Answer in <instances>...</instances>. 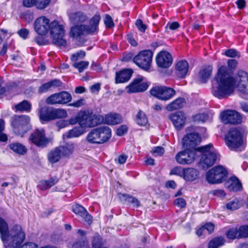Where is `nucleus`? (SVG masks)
<instances>
[{
	"label": "nucleus",
	"mask_w": 248,
	"mask_h": 248,
	"mask_svg": "<svg viewBox=\"0 0 248 248\" xmlns=\"http://www.w3.org/2000/svg\"><path fill=\"white\" fill-rule=\"evenodd\" d=\"M217 86L213 87L212 93L218 99L226 98L234 92L236 85V80L229 73L225 66H221L217 71L215 77Z\"/></svg>",
	"instance_id": "obj_1"
},
{
	"label": "nucleus",
	"mask_w": 248,
	"mask_h": 248,
	"mask_svg": "<svg viewBox=\"0 0 248 248\" xmlns=\"http://www.w3.org/2000/svg\"><path fill=\"white\" fill-rule=\"evenodd\" d=\"M0 238L5 248H17L25 239L26 234L21 226L16 224L10 231L7 222L0 217Z\"/></svg>",
	"instance_id": "obj_2"
},
{
	"label": "nucleus",
	"mask_w": 248,
	"mask_h": 248,
	"mask_svg": "<svg viewBox=\"0 0 248 248\" xmlns=\"http://www.w3.org/2000/svg\"><path fill=\"white\" fill-rule=\"evenodd\" d=\"M111 137V129L107 126H101L92 129L86 140L91 144H102L108 141Z\"/></svg>",
	"instance_id": "obj_3"
},
{
	"label": "nucleus",
	"mask_w": 248,
	"mask_h": 248,
	"mask_svg": "<svg viewBox=\"0 0 248 248\" xmlns=\"http://www.w3.org/2000/svg\"><path fill=\"white\" fill-rule=\"evenodd\" d=\"M101 17L99 15L95 14L90 20L89 25H77L72 27L70 31V35L74 38H77L81 35L85 34L93 33L98 29V26L100 21Z\"/></svg>",
	"instance_id": "obj_4"
},
{
	"label": "nucleus",
	"mask_w": 248,
	"mask_h": 248,
	"mask_svg": "<svg viewBox=\"0 0 248 248\" xmlns=\"http://www.w3.org/2000/svg\"><path fill=\"white\" fill-rule=\"evenodd\" d=\"M213 145L210 143L208 145L197 148V151L203 153L200 164L203 169H207L213 166L217 158V153L212 150Z\"/></svg>",
	"instance_id": "obj_5"
},
{
	"label": "nucleus",
	"mask_w": 248,
	"mask_h": 248,
	"mask_svg": "<svg viewBox=\"0 0 248 248\" xmlns=\"http://www.w3.org/2000/svg\"><path fill=\"white\" fill-rule=\"evenodd\" d=\"M49 31L53 44L60 47L66 45V41L63 39L64 30L62 25L57 21H54L50 24Z\"/></svg>",
	"instance_id": "obj_6"
},
{
	"label": "nucleus",
	"mask_w": 248,
	"mask_h": 248,
	"mask_svg": "<svg viewBox=\"0 0 248 248\" xmlns=\"http://www.w3.org/2000/svg\"><path fill=\"white\" fill-rule=\"evenodd\" d=\"M228 171L221 165L215 166L209 170L206 174V180L210 184L221 183L227 178Z\"/></svg>",
	"instance_id": "obj_7"
},
{
	"label": "nucleus",
	"mask_w": 248,
	"mask_h": 248,
	"mask_svg": "<svg viewBox=\"0 0 248 248\" xmlns=\"http://www.w3.org/2000/svg\"><path fill=\"white\" fill-rule=\"evenodd\" d=\"M153 53L150 50L140 51L133 58V62L141 69L148 71L152 63Z\"/></svg>",
	"instance_id": "obj_8"
},
{
	"label": "nucleus",
	"mask_w": 248,
	"mask_h": 248,
	"mask_svg": "<svg viewBox=\"0 0 248 248\" xmlns=\"http://www.w3.org/2000/svg\"><path fill=\"white\" fill-rule=\"evenodd\" d=\"M67 115V112L63 109H54L48 107L41 108L39 113L40 119L44 122L65 118Z\"/></svg>",
	"instance_id": "obj_9"
},
{
	"label": "nucleus",
	"mask_w": 248,
	"mask_h": 248,
	"mask_svg": "<svg viewBox=\"0 0 248 248\" xmlns=\"http://www.w3.org/2000/svg\"><path fill=\"white\" fill-rule=\"evenodd\" d=\"M30 121V118L27 115L15 116L11 122L14 132L23 137L28 130V125Z\"/></svg>",
	"instance_id": "obj_10"
},
{
	"label": "nucleus",
	"mask_w": 248,
	"mask_h": 248,
	"mask_svg": "<svg viewBox=\"0 0 248 248\" xmlns=\"http://www.w3.org/2000/svg\"><path fill=\"white\" fill-rule=\"evenodd\" d=\"M226 142L230 148L235 149L239 147L243 143L241 129L231 128L226 136Z\"/></svg>",
	"instance_id": "obj_11"
},
{
	"label": "nucleus",
	"mask_w": 248,
	"mask_h": 248,
	"mask_svg": "<svg viewBox=\"0 0 248 248\" xmlns=\"http://www.w3.org/2000/svg\"><path fill=\"white\" fill-rule=\"evenodd\" d=\"M175 93V91L173 89L165 86H155L150 90L152 95L163 101L170 99L174 96Z\"/></svg>",
	"instance_id": "obj_12"
},
{
	"label": "nucleus",
	"mask_w": 248,
	"mask_h": 248,
	"mask_svg": "<svg viewBox=\"0 0 248 248\" xmlns=\"http://www.w3.org/2000/svg\"><path fill=\"white\" fill-rule=\"evenodd\" d=\"M197 148L194 150L186 149L181 151L176 155L175 160L179 164H191L197 156Z\"/></svg>",
	"instance_id": "obj_13"
},
{
	"label": "nucleus",
	"mask_w": 248,
	"mask_h": 248,
	"mask_svg": "<svg viewBox=\"0 0 248 248\" xmlns=\"http://www.w3.org/2000/svg\"><path fill=\"white\" fill-rule=\"evenodd\" d=\"M29 140L38 147L45 148L49 142L43 128L36 129L30 136Z\"/></svg>",
	"instance_id": "obj_14"
},
{
	"label": "nucleus",
	"mask_w": 248,
	"mask_h": 248,
	"mask_svg": "<svg viewBox=\"0 0 248 248\" xmlns=\"http://www.w3.org/2000/svg\"><path fill=\"white\" fill-rule=\"evenodd\" d=\"M72 100L70 93L65 91H62L59 93H54L46 99L47 104H65L70 102Z\"/></svg>",
	"instance_id": "obj_15"
},
{
	"label": "nucleus",
	"mask_w": 248,
	"mask_h": 248,
	"mask_svg": "<svg viewBox=\"0 0 248 248\" xmlns=\"http://www.w3.org/2000/svg\"><path fill=\"white\" fill-rule=\"evenodd\" d=\"M144 78L141 76L138 77L132 80V82L127 86L126 89L128 93L142 92L146 91L149 84L143 82Z\"/></svg>",
	"instance_id": "obj_16"
},
{
	"label": "nucleus",
	"mask_w": 248,
	"mask_h": 248,
	"mask_svg": "<svg viewBox=\"0 0 248 248\" xmlns=\"http://www.w3.org/2000/svg\"><path fill=\"white\" fill-rule=\"evenodd\" d=\"M221 121L225 124H238L241 123L242 118L236 111L228 110L222 112L220 114Z\"/></svg>",
	"instance_id": "obj_17"
},
{
	"label": "nucleus",
	"mask_w": 248,
	"mask_h": 248,
	"mask_svg": "<svg viewBox=\"0 0 248 248\" xmlns=\"http://www.w3.org/2000/svg\"><path fill=\"white\" fill-rule=\"evenodd\" d=\"M49 19L45 16H40L35 20L34 23L35 31L38 34L44 35L49 31Z\"/></svg>",
	"instance_id": "obj_18"
},
{
	"label": "nucleus",
	"mask_w": 248,
	"mask_h": 248,
	"mask_svg": "<svg viewBox=\"0 0 248 248\" xmlns=\"http://www.w3.org/2000/svg\"><path fill=\"white\" fill-rule=\"evenodd\" d=\"M201 141V138L199 134L191 133L184 137L182 140L183 146L184 148L194 149Z\"/></svg>",
	"instance_id": "obj_19"
},
{
	"label": "nucleus",
	"mask_w": 248,
	"mask_h": 248,
	"mask_svg": "<svg viewBox=\"0 0 248 248\" xmlns=\"http://www.w3.org/2000/svg\"><path fill=\"white\" fill-rule=\"evenodd\" d=\"M169 118L178 130L182 129L186 124V116L182 111H178L172 113L169 115Z\"/></svg>",
	"instance_id": "obj_20"
},
{
	"label": "nucleus",
	"mask_w": 248,
	"mask_h": 248,
	"mask_svg": "<svg viewBox=\"0 0 248 248\" xmlns=\"http://www.w3.org/2000/svg\"><path fill=\"white\" fill-rule=\"evenodd\" d=\"M157 65L161 68L169 67L172 63V58L167 51H161L158 54L156 58Z\"/></svg>",
	"instance_id": "obj_21"
},
{
	"label": "nucleus",
	"mask_w": 248,
	"mask_h": 248,
	"mask_svg": "<svg viewBox=\"0 0 248 248\" xmlns=\"http://www.w3.org/2000/svg\"><path fill=\"white\" fill-rule=\"evenodd\" d=\"M72 211L77 215L81 217L88 224H91L93 221L92 217L82 206L76 204L72 206Z\"/></svg>",
	"instance_id": "obj_22"
},
{
	"label": "nucleus",
	"mask_w": 248,
	"mask_h": 248,
	"mask_svg": "<svg viewBox=\"0 0 248 248\" xmlns=\"http://www.w3.org/2000/svg\"><path fill=\"white\" fill-rule=\"evenodd\" d=\"M51 0H23V5L27 8L35 6L38 9L42 10L46 8Z\"/></svg>",
	"instance_id": "obj_23"
},
{
	"label": "nucleus",
	"mask_w": 248,
	"mask_h": 248,
	"mask_svg": "<svg viewBox=\"0 0 248 248\" xmlns=\"http://www.w3.org/2000/svg\"><path fill=\"white\" fill-rule=\"evenodd\" d=\"M189 68V64L187 61L181 60L176 64L175 69L177 76L180 78H184L186 75Z\"/></svg>",
	"instance_id": "obj_24"
},
{
	"label": "nucleus",
	"mask_w": 248,
	"mask_h": 248,
	"mask_svg": "<svg viewBox=\"0 0 248 248\" xmlns=\"http://www.w3.org/2000/svg\"><path fill=\"white\" fill-rule=\"evenodd\" d=\"M133 71L131 69H124L116 73L115 82L124 83L128 81L131 78Z\"/></svg>",
	"instance_id": "obj_25"
},
{
	"label": "nucleus",
	"mask_w": 248,
	"mask_h": 248,
	"mask_svg": "<svg viewBox=\"0 0 248 248\" xmlns=\"http://www.w3.org/2000/svg\"><path fill=\"white\" fill-rule=\"evenodd\" d=\"M199 171L193 168H187L184 169V175L183 179L187 182H192L196 180L199 177Z\"/></svg>",
	"instance_id": "obj_26"
},
{
	"label": "nucleus",
	"mask_w": 248,
	"mask_h": 248,
	"mask_svg": "<svg viewBox=\"0 0 248 248\" xmlns=\"http://www.w3.org/2000/svg\"><path fill=\"white\" fill-rule=\"evenodd\" d=\"M118 196L121 201L124 203L131 204L133 207L136 208L140 206V202L136 197L127 194L119 193Z\"/></svg>",
	"instance_id": "obj_27"
},
{
	"label": "nucleus",
	"mask_w": 248,
	"mask_h": 248,
	"mask_svg": "<svg viewBox=\"0 0 248 248\" xmlns=\"http://www.w3.org/2000/svg\"><path fill=\"white\" fill-rule=\"evenodd\" d=\"M92 114L85 111L80 112L78 114V124L83 128L90 127L93 125L91 123Z\"/></svg>",
	"instance_id": "obj_28"
},
{
	"label": "nucleus",
	"mask_w": 248,
	"mask_h": 248,
	"mask_svg": "<svg viewBox=\"0 0 248 248\" xmlns=\"http://www.w3.org/2000/svg\"><path fill=\"white\" fill-rule=\"evenodd\" d=\"M105 122L109 125H115L122 123L123 118L119 114L110 113L106 116Z\"/></svg>",
	"instance_id": "obj_29"
},
{
	"label": "nucleus",
	"mask_w": 248,
	"mask_h": 248,
	"mask_svg": "<svg viewBox=\"0 0 248 248\" xmlns=\"http://www.w3.org/2000/svg\"><path fill=\"white\" fill-rule=\"evenodd\" d=\"M230 181L231 182L230 184L227 186L229 191L237 192L242 189V184L236 177H232L230 179Z\"/></svg>",
	"instance_id": "obj_30"
},
{
	"label": "nucleus",
	"mask_w": 248,
	"mask_h": 248,
	"mask_svg": "<svg viewBox=\"0 0 248 248\" xmlns=\"http://www.w3.org/2000/svg\"><path fill=\"white\" fill-rule=\"evenodd\" d=\"M58 179L56 177H51L48 180H41L38 184V187L42 190L47 189L56 184Z\"/></svg>",
	"instance_id": "obj_31"
},
{
	"label": "nucleus",
	"mask_w": 248,
	"mask_h": 248,
	"mask_svg": "<svg viewBox=\"0 0 248 248\" xmlns=\"http://www.w3.org/2000/svg\"><path fill=\"white\" fill-rule=\"evenodd\" d=\"M9 148L14 153L23 155L27 152V149L25 145L19 142H13L9 145Z\"/></svg>",
	"instance_id": "obj_32"
},
{
	"label": "nucleus",
	"mask_w": 248,
	"mask_h": 248,
	"mask_svg": "<svg viewBox=\"0 0 248 248\" xmlns=\"http://www.w3.org/2000/svg\"><path fill=\"white\" fill-rule=\"evenodd\" d=\"M70 19L73 24L84 22L87 19V16L81 12H77L71 14Z\"/></svg>",
	"instance_id": "obj_33"
},
{
	"label": "nucleus",
	"mask_w": 248,
	"mask_h": 248,
	"mask_svg": "<svg viewBox=\"0 0 248 248\" xmlns=\"http://www.w3.org/2000/svg\"><path fill=\"white\" fill-rule=\"evenodd\" d=\"M62 154L59 147L50 151L47 155L48 161L52 164L58 162Z\"/></svg>",
	"instance_id": "obj_34"
},
{
	"label": "nucleus",
	"mask_w": 248,
	"mask_h": 248,
	"mask_svg": "<svg viewBox=\"0 0 248 248\" xmlns=\"http://www.w3.org/2000/svg\"><path fill=\"white\" fill-rule=\"evenodd\" d=\"M185 99L184 98L180 97L177 98L169 104L166 107L168 111H173L174 110L181 108L183 106Z\"/></svg>",
	"instance_id": "obj_35"
},
{
	"label": "nucleus",
	"mask_w": 248,
	"mask_h": 248,
	"mask_svg": "<svg viewBox=\"0 0 248 248\" xmlns=\"http://www.w3.org/2000/svg\"><path fill=\"white\" fill-rule=\"evenodd\" d=\"M212 67L207 66L202 69L199 73L200 78L202 83H205L209 79L212 74Z\"/></svg>",
	"instance_id": "obj_36"
},
{
	"label": "nucleus",
	"mask_w": 248,
	"mask_h": 248,
	"mask_svg": "<svg viewBox=\"0 0 248 248\" xmlns=\"http://www.w3.org/2000/svg\"><path fill=\"white\" fill-rule=\"evenodd\" d=\"M62 155L67 157L70 155L74 150V145L73 143H68L63 146L59 147Z\"/></svg>",
	"instance_id": "obj_37"
},
{
	"label": "nucleus",
	"mask_w": 248,
	"mask_h": 248,
	"mask_svg": "<svg viewBox=\"0 0 248 248\" xmlns=\"http://www.w3.org/2000/svg\"><path fill=\"white\" fill-rule=\"evenodd\" d=\"M84 133L83 128L80 125L78 127H75L72 129L69 130L66 135L68 139L78 137Z\"/></svg>",
	"instance_id": "obj_38"
},
{
	"label": "nucleus",
	"mask_w": 248,
	"mask_h": 248,
	"mask_svg": "<svg viewBox=\"0 0 248 248\" xmlns=\"http://www.w3.org/2000/svg\"><path fill=\"white\" fill-rule=\"evenodd\" d=\"M31 107V104L27 100H23L15 106L16 110L20 111H30Z\"/></svg>",
	"instance_id": "obj_39"
},
{
	"label": "nucleus",
	"mask_w": 248,
	"mask_h": 248,
	"mask_svg": "<svg viewBox=\"0 0 248 248\" xmlns=\"http://www.w3.org/2000/svg\"><path fill=\"white\" fill-rule=\"evenodd\" d=\"M225 241L221 237H216L210 241L208 248H218L224 245Z\"/></svg>",
	"instance_id": "obj_40"
},
{
	"label": "nucleus",
	"mask_w": 248,
	"mask_h": 248,
	"mask_svg": "<svg viewBox=\"0 0 248 248\" xmlns=\"http://www.w3.org/2000/svg\"><path fill=\"white\" fill-rule=\"evenodd\" d=\"M242 205L241 201L238 199H234L229 202L226 205V208L230 210H235L239 209Z\"/></svg>",
	"instance_id": "obj_41"
},
{
	"label": "nucleus",
	"mask_w": 248,
	"mask_h": 248,
	"mask_svg": "<svg viewBox=\"0 0 248 248\" xmlns=\"http://www.w3.org/2000/svg\"><path fill=\"white\" fill-rule=\"evenodd\" d=\"M136 122L141 126L145 125L148 123V120L144 112L140 110L136 116Z\"/></svg>",
	"instance_id": "obj_42"
},
{
	"label": "nucleus",
	"mask_w": 248,
	"mask_h": 248,
	"mask_svg": "<svg viewBox=\"0 0 248 248\" xmlns=\"http://www.w3.org/2000/svg\"><path fill=\"white\" fill-rule=\"evenodd\" d=\"M239 228H232L230 229L226 232V235L227 237L229 239L234 240L236 238H241L239 236Z\"/></svg>",
	"instance_id": "obj_43"
},
{
	"label": "nucleus",
	"mask_w": 248,
	"mask_h": 248,
	"mask_svg": "<svg viewBox=\"0 0 248 248\" xmlns=\"http://www.w3.org/2000/svg\"><path fill=\"white\" fill-rule=\"evenodd\" d=\"M89 65L88 61H80L76 62L73 64V66L77 68L79 73L82 72L84 70L86 69Z\"/></svg>",
	"instance_id": "obj_44"
},
{
	"label": "nucleus",
	"mask_w": 248,
	"mask_h": 248,
	"mask_svg": "<svg viewBox=\"0 0 248 248\" xmlns=\"http://www.w3.org/2000/svg\"><path fill=\"white\" fill-rule=\"evenodd\" d=\"M170 174L178 175L183 178L184 169H182V167L180 166L175 167L170 170Z\"/></svg>",
	"instance_id": "obj_45"
},
{
	"label": "nucleus",
	"mask_w": 248,
	"mask_h": 248,
	"mask_svg": "<svg viewBox=\"0 0 248 248\" xmlns=\"http://www.w3.org/2000/svg\"><path fill=\"white\" fill-rule=\"evenodd\" d=\"M103 245L102 239L98 235L94 236L92 242V246L93 248H101Z\"/></svg>",
	"instance_id": "obj_46"
},
{
	"label": "nucleus",
	"mask_w": 248,
	"mask_h": 248,
	"mask_svg": "<svg viewBox=\"0 0 248 248\" xmlns=\"http://www.w3.org/2000/svg\"><path fill=\"white\" fill-rule=\"evenodd\" d=\"M85 55L86 53L85 51L80 50L71 55V60L73 62H76L78 60V59L83 58Z\"/></svg>",
	"instance_id": "obj_47"
},
{
	"label": "nucleus",
	"mask_w": 248,
	"mask_h": 248,
	"mask_svg": "<svg viewBox=\"0 0 248 248\" xmlns=\"http://www.w3.org/2000/svg\"><path fill=\"white\" fill-rule=\"evenodd\" d=\"M239 236L241 238L248 237V225L241 226L239 228Z\"/></svg>",
	"instance_id": "obj_48"
},
{
	"label": "nucleus",
	"mask_w": 248,
	"mask_h": 248,
	"mask_svg": "<svg viewBox=\"0 0 248 248\" xmlns=\"http://www.w3.org/2000/svg\"><path fill=\"white\" fill-rule=\"evenodd\" d=\"M104 23L107 28H112L114 26L112 17L108 14H106L105 16Z\"/></svg>",
	"instance_id": "obj_49"
},
{
	"label": "nucleus",
	"mask_w": 248,
	"mask_h": 248,
	"mask_svg": "<svg viewBox=\"0 0 248 248\" xmlns=\"http://www.w3.org/2000/svg\"><path fill=\"white\" fill-rule=\"evenodd\" d=\"M102 122V119L101 118L100 116H97L95 115H92L91 123L93 124V125H90L91 127L95 126Z\"/></svg>",
	"instance_id": "obj_50"
},
{
	"label": "nucleus",
	"mask_w": 248,
	"mask_h": 248,
	"mask_svg": "<svg viewBox=\"0 0 248 248\" xmlns=\"http://www.w3.org/2000/svg\"><path fill=\"white\" fill-rule=\"evenodd\" d=\"M224 54L226 56L231 58L235 57H239L240 56L239 52L235 49L232 48L227 49L226 50Z\"/></svg>",
	"instance_id": "obj_51"
},
{
	"label": "nucleus",
	"mask_w": 248,
	"mask_h": 248,
	"mask_svg": "<svg viewBox=\"0 0 248 248\" xmlns=\"http://www.w3.org/2000/svg\"><path fill=\"white\" fill-rule=\"evenodd\" d=\"M72 248H89V246L86 241H79L73 244Z\"/></svg>",
	"instance_id": "obj_52"
},
{
	"label": "nucleus",
	"mask_w": 248,
	"mask_h": 248,
	"mask_svg": "<svg viewBox=\"0 0 248 248\" xmlns=\"http://www.w3.org/2000/svg\"><path fill=\"white\" fill-rule=\"evenodd\" d=\"M208 118V116L205 113H200L196 115L194 117V120L195 121L204 122Z\"/></svg>",
	"instance_id": "obj_53"
},
{
	"label": "nucleus",
	"mask_w": 248,
	"mask_h": 248,
	"mask_svg": "<svg viewBox=\"0 0 248 248\" xmlns=\"http://www.w3.org/2000/svg\"><path fill=\"white\" fill-rule=\"evenodd\" d=\"M47 83H48L51 90L53 88L60 87L62 84L61 81L58 79H52L47 82Z\"/></svg>",
	"instance_id": "obj_54"
},
{
	"label": "nucleus",
	"mask_w": 248,
	"mask_h": 248,
	"mask_svg": "<svg viewBox=\"0 0 248 248\" xmlns=\"http://www.w3.org/2000/svg\"><path fill=\"white\" fill-rule=\"evenodd\" d=\"M180 27V24L178 22L174 21L172 22H169L165 27L166 31H168L167 30L169 29L170 30H175Z\"/></svg>",
	"instance_id": "obj_55"
},
{
	"label": "nucleus",
	"mask_w": 248,
	"mask_h": 248,
	"mask_svg": "<svg viewBox=\"0 0 248 248\" xmlns=\"http://www.w3.org/2000/svg\"><path fill=\"white\" fill-rule=\"evenodd\" d=\"M135 25L139 30L142 32H144L147 29V26L143 23L141 19H137L136 21Z\"/></svg>",
	"instance_id": "obj_56"
},
{
	"label": "nucleus",
	"mask_w": 248,
	"mask_h": 248,
	"mask_svg": "<svg viewBox=\"0 0 248 248\" xmlns=\"http://www.w3.org/2000/svg\"><path fill=\"white\" fill-rule=\"evenodd\" d=\"M127 131V126L126 125H121L116 131V134L119 136H122Z\"/></svg>",
	"instance_id": "obj_57"
},
{
	"label": "nucleus",
	"mask_w": 248,
	"mask_h": 248,
	"mask_svg": "<svg viewBox=\"0 0 248 248\" xmlns=\"http://www.w3.org/2000/svg\"><path fill=\"white\" fill-rule=\"evenodd\" d=\"M49 90H51L50 86L48 83L46 82L42 84L41 86L39 87V88H38V93H46Z\"/></svg>",
	"instance_id": "obj_58"
},
{
	"label": "nucleus",
	"mask_w": 248,
	"mask_h": 248,
	"mask_svg": "<svg viewBox=\"0 0 248 248\" xmlns=\"http://www.w3.org/2000/svg\"><path fill=\"white\" fill-rule=\"evenodd\" d=\"M202 226L208 234L211 233L214 231V225L211 223H207Z\"/></svg>",
	"instance_id": "obj_59"
},
{
	"label": "nucleus",
	"mask_w": 248,
	"mask_h": 248,
	"mask_svg": "<svg viewBox=\"0 0 248 248\" xmlns=\"http://www.w3.org/2000/svg\"><path fill=\"white\" fill-rule=\"evenodd\" d=\"M174 203L180 208H184L186 205V202L185 199L183 198L176 199L174 201Z\"/></svg>",
	"instance_id": "obj_60"
},
{
	"label": "nucleus",
	"mask_w": 248,
	"mask_h": 248,
	"mask_svg": "<svg viewBox=\"0 0 248 248\" xmlns=\"http://www.w3.org/2000/svg\"><path fill=\"white\" fill-rule=\"evenodd\" d=\"M17 33L21 37L24 39H26L29 35V31L27 29L24 28L19 30Z\"/></svg>",
	"instance_id": "obj_61"
},
{
	"label": "nucleus",
	"mask_w": 248,
	"mask_h": 248,
	"mask_svg": "<svg viewBox=\"0 0 248 248\" xmlns=\"http://www.w3.org/2000/svg\"><path fill=\"white\" fill-rule=\"evenodd\" d=\"M164 149L160 146L155 147L153 149V153L156 155L161 156L164 154Z\"/></svg>",
	"instance_id": "obj_62"
},
{
	"label": "nucleus",
	"mask_w": 248,
	"mask_h": 248,
	"mask_svg": "<svg viewBox=\"0 0 248 248\" xmlns=\"http://www.w3.org/2000/svg\"><path fill=\"white\" fill-rule=\"evenodd\" d=\"M238 62L236 60L230 59L228 61V66L231 69H234L236 68Z\"/></svg>",
	"instance_id": "obj_63"
},
{
	"label": "nucleus",
	"mask_w": 248,
	"mask_h": 248,
	"mask_svg": "<svg viewBox=\"0 0 248 248\" xmlns=\"http://www.w3.org/2000/svg\"><path fill=\"white\" fill-rule=\"evenodd\" d=\"M20 248H38V246L35 243L28 242L23 245Z\"/></svg>",
	"instance_id": "obj_64"
}]
</instances>
